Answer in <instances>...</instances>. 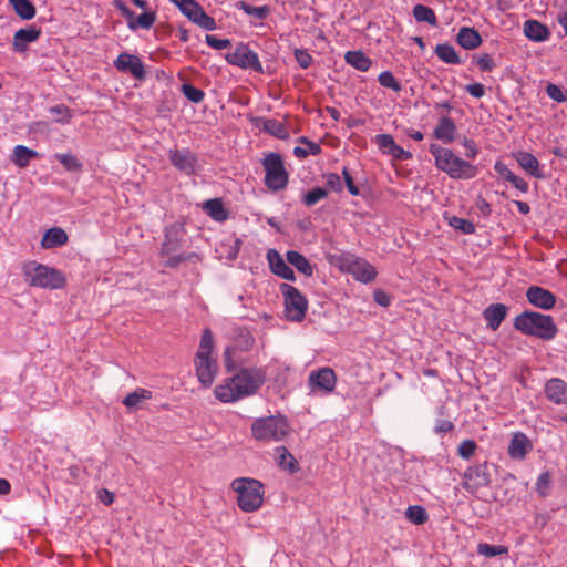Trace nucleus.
<instances>
[{"instance_id": "39", "label": "nucleus", "mask_w": 567, "mask_h": 567, "mask_svg": "<svg viewBox=\"0 0 567 567\" xmlns=\"http://www.w3.org/2000/svg\"><path fill=\"white\" fill-rule=\"evenodd\" d=\"M214 349V338L210 329L206 328L203 331L199 349L196 353V358H212L210 354Z\"/></svg>"}, {"instance_id": "43", "label": "nucleus", "mask_w": 567, "mask_h": 567, "mask_svg": "<svg viewBox=\"0 0 567 567\" xmlns=\"http://www.w3.org/2000/svg\"><path fill=\"white\" fill-rule=\"evenodd\" d=\"M264 130L278 138H286L288 133L286 126L276 120H267L264 123Z\"/></svg>"}, {"instance_id": "41", "label": "nucleus", "mask_w": 567, "mask_h": 567, "mask_svg": "<svg viewBox=\"0 0 567 567\" xmlns=\"http://www.w3.org/2000/svg\"><path fill=\"white\" fill-rule=\"evenodd\" d=\"M192 22L208 31H213L217 28L215 19L208 16L202 7L194 16Z\"/></svg>"}, {"instance_id": "5", "label": "nucleus", "mask_w": 567, "mask_h": 567, "mask_svg": "<svg viewBox=\"0 0 567 567\" xmlns=\"http://www.w3.org/2000/svg\"><path fill=\"white\" fill-rule=\"evenodd\" d=\"M23 274L30 286L60 289L65 285V277L60 270L37 261L27 262L23 266Z\"/></svg>"}, {"instance_id": "38", "label": "nucleus", "mask_w": 567, "mask_h": 567, "mask_svg": "<svg viewBox=\"0 0 567 567\" xmlns=\"http://www.w3.org/2000/svg\"><path fill=\"white\" fill-rule=\"evenodd\" d=\"M413 17L417 22H426L432 27L437 24L435 12L424 4H416L413 8Z\"/></svg>"}, {"instance_id": "22", "label": "nucleus", "mask_w": 567, "mask_h": 567, "mask_svg": "<svg viewBox=\"0 0 567 567\" xmlns=\"http://www.w3.org/2000/svg\"><path fill=\"white\" fill-rule=\"evenodd\" d=\"M457 127L449 116H442L433 131V137L444 144L452 143L455 138Z\"/></svg>"}, {"instance_id": "42", "label": "nucleus", "mask_w": 567, "mask_h": 567, "mask_svg": "<svg viewBox=\"0 0 567 567\" xmlns=\"http://www.w3.org/2000/svg\"><path fill=\"white\" fill-rule=\"evenodd\" d=\"M477 553L485 557H495L508 553V548L502 545H491L487 543H481L477 546Z\"/></svg>"}, {"instance_id": "51", "label": "nucleus", "mask_w": 567, "mask_h": 567, "mask_svg": "<svg viewBox=\"0 0 567 567\" xmlns=\"http://www.w3.org/2000/svg\"><path fill=\"white\" fill-rule=\"evenodd\" d=\"M50 113L54 115L56 122L66 124L70 122L71 114L69 107L64 105H55L50 109Z\"/></svg>"}, {"instance_id": "21", "label": "nucleus", "mask_w": 567, "mask_h": 567, "mask_svg": "<svg viewBox=\"0 0 567 567\" xmlns=\"http://www.w3.org/2000/svg\"><path fill=\"white\" fill-rule=\"evenodd\" d=\"M532 447L529 439L524 433L517 432L509 442L508 454L513 460H523Z\"/></svg>"}, {"instance_id": "6", "label": "nucleus", "mask_w": 567, "mask_h": 567, "mask_svg": "<svg viewBox=\"0 0 567 567\" xmlns=\"http://www.w3.org/2000/svg\"><path fill=\"white\" fill-rule=\"evenodd\" d=\"M289 431V425L282 416H267L254 421L251 435L261 442L281 441Z\"/></svg>"}, {"instance_id": "48", "label": "nucleus", "mask_w": 567, "mask_h": 567, "mask_svg": "<svg viewBox=\"0 0 567 567\" xmlns=\"http://www.w3.org/2000/svg\"><path fill=\"white\" fill-rule=\"evenodd\" d=\"M55 157L68 171L79 172L82 169V163L72 154H56Z\"/></svg>"}, {"instance_id": "8", "label": "nucleus", "mask_w": 567, "mask_h": 567, "mask_svg": "<svg viewBox=\"0 0 567 567\" xmlns=\"http://www.w3.org/2000/svg\"><path fill=\"white\" fill-rule=\"evenodd\" d=\"M280 292L284 296L287 319L293 322H301L308 310L307 298L289 284H281Z\"/></svg>"}, {"instance_id": "11", "label": "nucleus", "mask_w": 567, "mask_h": 567, "mask_svg": "<svg viewBox=\"0 0 567 567\" xmlns=\"http://www.w3.org/2000/svg\"><path fill=\"white\" fill-rule=\"evenodd\" d=\"M337 383V377L331 368H320L310 372L308 385L311 392L331 393Z\"/></svg>"}, {"instance_id": "26", "label": "nucleus", "mask_w": 567, "mask_h": 567, "mask_svg": "<svg viewBox=\"0 0 567 567\" xmlns=\"http://www.w3.org/2000/svg\"><path fill=\"white\" fill-rule=\"evenodd\" d=\"M524 34L532 41L543 42L549 38L550 32L545 24L536 20H527L524 23Z\"/></svg>"}, {"instance_id": "30", "label": "nucleus", "mask_w": 567, "mask_h": 567, "mask_svg": "<svg viewBox=\"0 0 567 567\" xmlns=\"http://www.w3.org/2000/svg\"><path fill=\"white\" fill-rule=\"evenodd\" d=\"M152 398V392L146 390V389H143V388H137L136 390H134L133 392L128 393L124 399H123V404L128 409V410H138L142 408V404L150 400Z\"/></svg>"}, {"instance_id": "40", "label": "nucleus", "mask_w": 567, "mask_h": 567, "mask_svg": "<svg viewBox=\"0 0 567 567\" xmlns=\"http://www.w3.org/2000/svg\"><path fill=\"white\" fill-rule=\"evenodd\" d=\"M405 517L413 524L422 525L424 524L429 516L426 511L419 505H411L405 511Z\"/></svg>"}, {"instance_id": "16", "label": "nucleus", "mask_w": 567, "mask_h": 567, "mask_svg": "<svg viewBox=\"0 0 567 567\" xmlns=\"http://www.w3.org/2000/svg\"><path fill=\"white\" fill-rule=\"evenodd\" d=\"M526 298L529 303L543 310L553 309L557 300L553 292L539 286L529 287L526 291Z\"/></svg>"}, {"instance_id": "1", "label": "nucleus", "mask_w": 567, "mask_h": 567, "mask_svg": "<svg viewBox=\"0 0 567 567\" xmlns=\"http://www.w3.org/2000/svg\"><path fill=\"white\" fill-rule=\"evenodd\" d=\"M265 381L266 373L261 369L244 368L217 385L214 392L218 400L230 403L255 394Z\"/></svg>"}, {"instance_id": "20", "label": "nucleus", "mask_w": 567, "mask_h": 567, "mask_svg": "<svg viewBox=\"0 0 567 567\" xmlns=\"http://www.w3.org/2000/svg\"><path fill=\"white\" fill-rule=\"evenodd\" d=\"M546 398L555 404L567 405V383L558 378H553L545 385Z\"/></svg>"}, {"instance_id": "59", "label": "nucleus", "mask_w": 567, "mask_h": 567, "mask_svg": "<svg viewBox=\"0 0 567 567\" xmlns=\"http://www.w3.org/2000/svg\"><path fill=\"white\" fill-rule=\"evenodd\" d=\"M179 10L184 16H186L190 21L193 20L194 16L200 8V4L197 3L195 0L187 1V4H181Z\"/></svg>"}, {"instance_id": "28", "label": "nucleus", "mask_w": 567, "mask_h": 567, "mask_svg": "<svg viewBox=\"0 0 567 567\" xmlns=\"http://www.w3.org/2000/svg\"><path fill=\"white\" fill-rule=\"evenodd\" d=\"M203 210L216 221H225L228 219V210L224 207L220 198L208 199L203 204Z\"/></svg>"}, {"instance_id": "47", "label": "nucleus", "mask_w": 567, "mask_h": 567, "mask_svg": "<svg viewBox=\"0 0 567 567\" xmlns=\"http://www.w3.org/2000/svg\"><path fill=\"white\" fill-rule=\"evenodd\" d=\"M378 81L381 86L391 89L394 92H400L402 90L401 83L394 78L393 73L390 71H383L378 76Z\"/></svg>"}, {"instance_id": "54", "label": "nucleus", "mask_w": 567, "mask_h": 567, "mask_svg": "<svg viewBox=\"0 0 567 567\" xmlns=\"http://www.w3.org/2000/svg\"><path fill=\"white\" fill-rule=\"evenodd\" d=\"M205 41L210 48L216 50L227 49L231 45V41L229 39H218L213 34H206Z\"/></svg>"}, {"instance_id": "14", "label": "nucleus", "mask_w": 567, "mask_h": 567, "mask_svg": "<svg viewBox=\"0 0 567 567\" xmlns=\"http://www.w3.org/2000/svg\"><path fill=\"white\" fill-rule=\"evenodd\" d=\"M347 270L359 281L370 282L377 277L375 268L362 258L350 256L346 258Z\"/></svg>"}, {"instance_id": "24", "label": "nucleus", "mask_w": 567, "mask_h": 567, "mask_svg": "<svg viewBox=\"0 0 567 567\" xmlns=\"http://www.w3.org/2000/svg\"><path fill=\"white\" fill-rule=\"evenodd\" d=\"M456 40L457 43L466 50H474L482 44L481 34L475 29L468 27L460 29Z\"/></svg>"}, {"instance_id": "32", "label": "nucleus", "mask_w": 567, "mask_h": 567, "mask_svg": "<svg viewBox=\"0 0 567 567\" xmlns=\"http://www.w3.org/2000/svg\"><path fill=\"white\" fill-rule=\"evenodd\" d=\"M235 7L259 21L266 20L271 14V8L267 4L254 7L245 1H237Z\"/></svg>"}, {"instance_id": "63", "label": "nucleus", "mask_w": 567, "mask_h": 567, "mask_svg": "<svg viewBox=\"0 0 567 567\" xmlns=\"http://www.w3.org/2000/svg\"><path fill=\"white\" fill-rule=\"evenodd\" d=\"M193 255H185V254H179V255H169V258L168 260L165 262V266L166 267H169V268H174L176 266H178L181 262L183 261H187L190 259Z\"/></svg>"}, {"instance_id": "52", "label": "nucleus", "mask_w": 567, "mask_h": 567, "mask_svg": "<svg viewBox=\"0 0 567 567\" xmlns=\"http://www.w3.org/2000/svg\"><path fill=\"white\" fill-rule=\"evenodd\" d=\"M477 444L473 440H464L457 449L461 457L468 460L476 451Z\"/></svg>"}, {"instance_id": "64", "label": "nucleus", "mask_w": 567, "mask_h": 567, "mask_svg": "<svg viewBox=\"0 0 567 567\" xmlns=\"http://www.w3.org/2000/svg\"><path fill=\"white\" fill-rule=\"evenodd\" d=\"M466 92L470 93L474 97H482L485 94V87L481 83H472L466 85Z\"/></svg>"}, {"instance_id": "31", "label": "nucleus", "mask_w": 567, "mask_h": 567, "mask_svg": "<svg viewBox=\"0 0 567 567\" xmlns=\"http://www.w3.org/2000/svg\"><path fill=\"white\" fill-rule=\"evenodd\" d=\"M286 258L287 262L296 267L298 271L308 277L312 276L313 267L303 255L296 250H289L286 254Z\"/></svg>"}, {"instance_id": "9", "label": "nucleus", "mask_w": 567, "mask_h": 567, "mask_svg": "<svg viewBox=\"0 0 567 567\" xmlns=\"http://www.w3.org/2000/svg\"><path fill=\"white\" fill-rule=\"evenodd\" d=\"M226 61L241 69H250L258 73L264 72L258 54L244 43L238 44L234 52L227 53Z\"/></svg>"}, {"instance_id": "62", "label": "nucleus", "mask_w": 567, "mask_h": 567, "mask_svg": "<svg viewBox=\"0 0 567 567\" xmlns=\"http://www.w3.org/2000/svg\"><path fill=\"white\" fill-rule=\"evenodd\" d=\"M342 175L349 193L353 196H358L360 194L359 188L354 184L353 178L350 175L349 169L347 167H343Z\"/></svg>"}, {"instance_id": "23", "label": "nucleus", "mask_w": 567, "mask_h": 567, "mask_svg": "<svg viewBox=\"0 0 567 567\" xmlns=\"http://www.w3.org/2000/svg\"><path fill=\"white\" fill-rule=\"evenodd\" d=\"M507 307L503 303H492L484 311L483 317L487 327L492 330L498 329L507 315Z\"/></svg>"}, {"instance_id": "25", "label": "nucleus", "mask_w": 567, "mask_h": 567, "mask_svg": "<svg viewBox=\"0 0 567 567\" xmlns=\"http://www.w3.org/2000/svg\"><path fill=\"white\" fill-rule=\"evenodd\" d=\"M516 161L519 166L533 177L544 178V174L539 169V162L533 154L528 152H518L516 154Z\"/></svg>"}, {"instance_id": "34", "label": "nucleus", "mask_w": 567, "mask_h": 567, "mask_svg": "<svg viewBox=\"0 0 567 567\" xmlns=\"http://www.w3.org/2000/svg\"><path fill=\"white\" fill-rule=\"evenodd\" d=\"M14 12L22 20H31L35 17L37 9L30 0H8Z\"/></svg>"}, {"instance_id": "44", "label": "nucleus", "mask_w": 567, "mask_h": 567, "mask_svg": "<svg viewBox=\"0 0 567 567\" xmlns=\"http://www.w3.org/2000/svg\"><path fill=\"white\" fill-rule=\"evenodd\" d=\"M449 225L465 235H470L475 231V225L472 221L461 218V217H456V216L450 217Z\"/></svg>"}, {"instance_id": "50", "label": "nucleus", "mask_w": 567, "mask_h": 567, "mask_svg": "<svg viewBox=\"0 0 567 567\" xmlns=\"http://www.w3.org/2000/svg\"><path fill=\"white\" fill-rule=\"evenodd\" d=\"M321 153V146L318 143H309L307 148L301 146H296L293 150V154L298 158H306L309 155H318Z\"/></svg>"}, {"instance_id": "35", "label": "nucleus", "mask_w": 567, "mask_h": 567, "mask_svg": "<svg viewBox=\"0 0 567 567\" xmlns=\"http://www.w3.org/2000/svg\"><path fill=\"white\" fill-rule=\"evenodd\" d=\"M435 54L439 56L440 60H442L445 63H449V64H461L462 63V61H461L458 54L456 53L455 49L453 48V45H451L449 43L437 44L435 47Z\"/></svg>"}, {"instance_id": "29", "label": "nucleus", "mask_w": 567, "mask_h": 567, "mask_svg": "<svg viewBox=\"0 0 567 567\" xmlns=\"http://www.w3.org/2000/svg\"><path fill=\"white\" fill-rule=\"evenodd\" d=\"M276 454H277V464L281 470L288 471L290 474L298 472L299 464H298L297 460L285 446L277 447Z\"/></svg>"}, {"instance_id": "13", "label": "nucleus", "mask_w": 567, "mask_h": 567, "mask_svg": "<svg viewBox=\"0 0 567 567\" xmlns=\"http://www.w3.org/2000/svg\"><path fill=\"white\" fill-rule=\"evenodd\" d=\"M114 66L117 71L130 73L137 80H143L146 75L142 60L131 53H121L114 61Z\"/></svg>"}, {"instance_id": "27", "label": "nucleus", "mask_w": 567, "mask_h": 567, "mask_svg": "<svg viewBox=\"0 0 567 567\" xmlns=\"http://www.w3.org/2000/svg\"><path fill=\"white\" fill-rule=\"evenodd\" d=\"M68 241L66 233L59 227L50 228L45 231L41 240V247L52 249L65 245Z\"/></svg>"}, {"instance_id": "53", "label": "nucleus", "mask_w": 567, "mask_h": 567, "mask_svg": "<svg viewBox=\"0 0 567 567\" xmlns=\"http://www.w3.org/2000/svg\"><path fill=\"white\" fill-rule=\"evenodd\" d=\"M375 143L386 154H389L396 144L390 134H378L375 136Z\"/></svg>"}, {"instance_id": "60", "label": "nucleus", "mask_w": 567, "mask_h": 567, "mask_svg": "<svg viewBox=\"0 0 567 567\" xmlns=\"http://www.w3.org/2000/svg\"><path fill=\"white\" fill-rule=\"evenodd\" d=\"M373 300L381 307H389L391 305V296L382 289L374 290Z\"/></svg>"}, {"instance_id": "3", "label": "nucleus", "mask_w": 567, "mask_h": 567, "mask_svg": "<svg viewBox=\"0 0 567 567\" xmlns=\"http://www.w3.org/2000/svg\"><path fill=\"white\" fill-rule=\"evenodd\" d=\"M514 328L526 336L537 337L543 340H553L558 332L551 316L535 311H524L516 316Z\"/></svg>"}, {"instance_id": "37", "label": "nucleus", "mask_w": 567, "mask_h": 567, "mask_svg": "<svg viewBox=\"0 0 567 567\" xmlns=\"http://www.w3.org/2000/svg\"><path fill=\"white\" fill-rule=\"evenodd\" d=\"M156 20L155 12H144L137 17H133L132 21H127V27L135 31L138 28L148 30L153 27Z\"/></svg>"}, {"instance_id": "46", "label": "nucleus", "mask_w": 567, "mask_h": 567, "mask_svg": "<svg viewBox=\"0 0 567 567\" xmlns=\"http://www.w3.org/2000/svg\"><path fill=\"white\" fill-rule=\"evenodd\" d=\"M328 196V190L322 187H315L303 195V204L308 207L315 206L319 200Z\"/></svg>"}, {"instance_id": "4", "label": "nucleus", "mask_w": 567, "mask_h": 567, "mask_svg": "<svg viewBox=\"0 0 567 567\" xmlns=\"http://www.w3.org/2000/svg\"><path fill=\"white\" fill-rule=\"evenodd\" d=\"M231 488L238 494L237 503L241 511L251 513L261 507L264 502V485L255 478L240 477L231 483Z\"/></svg>"}, {"instance_id": "15", "label": "nucleus", "mask_w": 567, "mask_h": 567, "mask_svg": "<svg viewBox=\"0 0 567 567\" xmlns=\"http://www.w3.org/2000/svg\"><path fill=\"white\" fill-rule=\"evenodd\" d=\"M169 161L174 167L186 175L195 174L197 168V157L188 148L171 150L168 153Z\"/></svg>"}, {"instance_id": "61", "label": "nucleus", "mask_w": 567, "mask_h": 567, "mask_svg": "<svg viewBox=\"0 0 567 567\" xmlns=\"http://www.w3.org/2000/svg\"><path fill=\"white\" fill-rule=\"evenodd\" d=\"M494 169L501 177H503L507 182H512L515 177V174L502 162H496L494 165Z\"/></svg>"}, {"instance_id": "19", "label": "nucleus", "mask_w": 567, "mask_h": 567, "mask_svg": "<svg viewBox=\"0 0 567 567\" xmlns=\"http://www.w3.org/2000/svg\"><path fill=\"white\" fill-rule=\"evenodd\" d=\"M41 35V29L34 25L19 29L13 35L12 48L16 52H24L28 44L35 42Z\"/></svg>"}, {"instance_id": "7", "label": "nucleus", "mask_w": 567, "mask_h": 567, "mask_svg": "<svg viewBox=\"0 0 567 567\" xmlns=\"http://www.w3.org/2000/svg\"><path fill=\"white\" fill-rule=\"evenodd\" d=\"M266 172L265 184L272 192L286 188L289 179L281 156L278 153H269L262 161Z\"/></svg>"}, {"instance_id": "33", "label": "nucleus", "mask_w": 567, "mask_h": 567, "mask_svg": "<svg viewBox=\"0 0 567 567\" xmlns=\"http://www.w3.org/2000/svg\"><path fill=\"white\" fill-rule=\"evenodd\" d=\"M344 60L348 64L362 72L368 71L372 63L362 51H348L344 54Z\"/></svg>"}, {"instance_id": "45", "label": "nucleus", "mask_w": 567, "mask_h": 567, "mask_svg": "<svg viewBox=\"0 0 567 567\" xmlns=\"http://www.w3.org/2000/svg\"><path fill=\"white\" fill-rule=\"evenodd\" d=\"M182 93L185 95V97L193 102V103H200L203 102L205 97V93L203 90L195 87L194 85L189 83H184L181 87Z\"/></svg>"}, {"instance_id": "18", "label": "nucleus", "mask_w": 567, "mask_h": 567, "mask_svg": "<svg viewBox=\"0 0 567 567\" xmlns=\"http://www.w3.org/2000/svg\"><path fill=\"white\" fill-rule=\"evenodd\" d=\"M267 260L269 262L270 270L275 275L289 281L296 280L293 270L288 266V264L284 260L277 250L269 249L267 251Z\"/></svg>"}, {"instance_id": "12", "label": "nucleus", "mask_w": 567, "mask_h": 567, "mask_svg": "<svg viewBox=\"0 0 567 567\" xmlns=\"http://www.w3.org/2000/svg\"><path fill=\"white\" fill-rule=\"evenodd\" d=\"M186 230L181 223H174L165 228L164 241L161 252L169 256L181 250L184 246Z\"/></svg>"}, {"instance_id": "36", "label": "nucleus", "mask_w": 567, "mask_h": 567, "mask_svg": "<svg viewBox=\"0 0 567 567\" xmlns=\"http://www.w3.org/2000/svg\"><path fill=\"white\" fill-rule=\"evenodd\" d=\"M38 153L23 145H17L13 150V162L17 166L27 167L32 158H35Z\"/></svg>"}, {"instance_id": "56", "label": "nucleus", "mask_w": 567, "mask_h": 567, "mask_svg": "<svg viewBox=\"0 0 567 567\" xmlns=\"http://www.w3.org/2000/svg\"><path fill=\"white\" fill-rule=\"evenodd\" d=\"M293 54L299 66L302 69H308L313 61L312 56L308 53L307 50L296 49Z\"/></svg>"}, {"instance_id": "57", "label": "nucleus", "mask_w": 567, "mask_h": 567, "mask_svg": "<svg viewBox=\"0 0 567 567\" xmlns=\"http://www.w3.org/2000/svg\"><path fill=\"white\" fill-rule=\"evenodd\" d=\"M476 65L483 72H491L495 68V62L489 54L485 53L477 58Z\"/></svg>"}, {"instance_id": "55", "label": "nucleus", "mask_w": 567, "mask_h": 567, "mask_svg": "<svg viewBox=\"0 0 567 567\" xmlns=\"http://www.w3.org/2000/svg\"><path fill=\"white\" fill-rule=\"evenodd\" d=\"M546 93L555 102L563 103V102L567 101V95L556 84H551V83L548 84L546 86Z\"/></svg>"}, {"instance_id": "49", "label": "nucleus", "mask_w": 567, "mask_h": 567, "mask_svg": "<svg viewBox=\"0 0 567 567\" xmlns=\"http://www.w3.org/2000/svg\"><path fill=\"white\" fill-rule=\"evenodd\" d=\"M550 474L548 472L542 473L536 482V491L542 497H546L550 489Z\"/></svg>"}, {"instance_id": "2", "label": "nucleus", "mask_w": 567, "mask_h": 567, "mask_svg": "<svg viewBox=\"0 0 567 567\" xmlns=\"http://www.w3.org/2000/svg\"><path fill=\"white\" fill-rule=\"evenodd\" d=\"M430 153L435 159V166L451 178L470 179L477 175L476 166L456 156L450 148L432 144Z\"/></svg>"}, {"instance_id": "17", "label": "nucleus", "mask_w": 567, "mask_h": 567, "mask_svg": "<svg viewBox=\"0 0 567 567\" xmlns=\"http://www.w3.org/2000/svg\"><path fill=\"white\" fill-rule=\"evenodd\" d=\"M198 381L206 388L210 386L217 373V362L213 358H195Z\"/></svg>"}, {"instance_id": "58", "label": "nucleus", "mask_w": 567, "mask_h": 567, "mask_svg": "<svg viewBox=\"0 0 567 567\" xmlns=\"http://www.w3.org/2000/svg\"><path fill=\"white\" fill-rule=\"evenodd\" d=\"M326 183H327V186L329 187V189L333 190V192H341L343 189V185H342V182H341V178L338 174L336 173H329L326 175Z\"/></svg>"}, {"instance_id": "10", "label": "nucleus", "mask_w": 567, "mask_h": 567, "mask_svg": "<svg viewBox=\"0 0 567 567\" xmlns=\"http://www.w3.org/2000/svg\"><path fill=\"white\" fill-rule=\"evenodd\" d=\"M489 464H482L468 467L463 474V487L471 493L491 484Z\"/></svg>"}]
</instances>
